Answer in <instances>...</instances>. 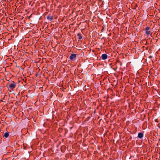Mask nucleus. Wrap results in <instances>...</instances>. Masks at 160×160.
Wrapping results in <instances>:
<instances>
[{
	"label": "nucleus",
	"mask_w": 160,
	"mask_h": 160,
	"mask_svg": "<svg viewBox=\"0 0 160 160\" xmlns=\"http://www.w3.org/2000/svg\"><path fill=\"white\" fill-rule=\"evenodd\" d=\"M16 85V83L13 81H11V83L9 85V87L10 88L12 89L14 88Z\"/></svg>",
	"instance_id": "nucleus-1"
},
{
	"label": "nucleus",
	"mask_w": 160,
	"mask_h": 160,
	"mask_svg": "<svg viewBox=\"0 0 160 160\" xmlns=\"http://www.w3.org/2000/svg\"><path fill=\"white\" fill-rule=\"evenodd\" d=\"M150 29V27L149 26H147L145 28V33L147 35H149L150 34L151 31L149 30Z\"/></svg>",
	"instance_id": "nucleus-2"
},
{
	"label": "nucleus",
	"mask_w": 160,
	"mask_h": 160,
	"mask_svg": "<svg viewBox=\"0 0 160 160\" xmlns=\"http://www.w3.org/2000/svg\"><path fill=\"white\" fill-rule=\"evenodd\" d=\"M76 55L75 53H72L71 54L70 56L69 57V58L70 60H72L74 59L76 57Z\"/></svg>",
	"instance_id": "nucleus-3"
},
{
	"label": "nucleus",
	"mask_w": 160,
	"mask_h": 160,
	"mask_svg": "<svg viewBox=\"0 0 160 160\" xmlns=\"http://www.w3.org/2000/svg\"><path fill=\"white\" fill-rule=\"evenodd\" d=\"M101 57L103 60H105L107 58L108 55L106 54H103L102 55Z\"/></svg>",
	"instance_id": "nucleus-4"
},
{
	"label": "nucleus",
	"mask_w": 160,
	"mask_h": 160,
	"mask_svg": "<svg viewBox=\"0 0 160 160\" xmlns=\"http://www.w3.org/2000/svg\"><path fill=\"white\" fill-rule=\"evenodd\" d=\"M143 136V134L142 132H139L138 135V137L140 138H142Z\"/></svg>",
	"instance_id": "nucleus-5"
},
{
	"label": "nucleus",
	"mask_w": 160,
	"mask_h": 160,
	"mask_svg": "<svg viewBox=\"0 0 160 160\" xmlns=\"http://www.w3.org/2000/svg\"><path fill=\"white\" fill-rule=\"evenodd\" d=\"M47 18L48 20H50V21H52L53 19V16L51 15L48 16L47 17Z\"/></svg>",
	"instance_id": "nucleus-6"
},
{
	"label": "nucleus",
	"mask_w": 160,
	"mask_h": 160,
	"mask_svg": "<svg viewBox=\"0 0 160 160\" xmlns=\"http://www.w3.org/2000/svg\"><path fill=\"white\" fill-rule=\"evenodd\" d=\"M9 135V133L8 132H6L4 133L3 137L5 138H8Z\"/></svg>",
	"instance_id": "nucleus-7"
},
{
	"label": "nucleus",
	"mask_w": 160,
	"mask_h": 160,
	"mask_svg": "<svg viewBox=\"0 0 160 160\" xmlns=\"http://www.w3.org/2000/svg\"><path fill=\"white\" fill-rule=\"evenodd\" d=\"M131 6L132 8L133 9H134L137 7V5L136 3H133L132 4Z\"/></svg>",
	"instance_id": "nucleus-8"
},
{
	"label": "nucleus",
	"mask_w": 160,
	"mask_h": 160,
	"mask_svg": "<svg viewBox=\"0 0 160 160\" xmlns=\"http://www.w3.org/2000/svg\"><path fill=\"white\" fill-rule=\"evenodd\" d=\"M132 57L133 58V60H132V63H134L135 62H136V60H135V59H136V58H135L133 56H132Z\"/></svg>",
	"instance_id": "nucleus-9"
},
{
	"label": "nucleus",
	"mask_w": 160,
	"mask_h": 160,
	"mask_svg": "<svg viewBox=\"0 0 160 160\" xmlns=\"http://www.w3.org/2000/svg\"><path fill=\"white\" fill-rule=\"evenodd\" d=\"M78 36L79 37L78 39H82V37L81 36V35L80 33H78Z\"/></svg>",
	"instance_id": "nucleus-10"
},
{
	"label": "nucleus",
	"mask_w": 160,
	"mask_h": 160,
	"mask_svg": "<svg viewBox=\"0 0 160 160\" xmlns=\"http://www.w3.org/2000/svg\"><path fill=\"white\" fill-rule=\"evenodd\" d=\"M134 131H133L134 132L133 133H135L136 132L137 130V128L134 127Z\"/></svg>",
	"instance_id": "nucleus-11"
},
{
	"label": "nucleus",
	"mask_w": 160,
	"mask_h": 160,
	"mask_svg": "<svg viewBox=\"0 0 160 160\" xmlns=\"http://www.w3.org/2000/svg\"><path fill=\"white\" fill-rule=\"evenodd\" d=\"M155 121L156 122H159V121H158V119H156L155 120Z\"/></svg>",
	"instance_id": "nucleus-12"
},
{
	"label": "nucleus",
	"mask_w": 160,
	"mask_h": 160,
	"mask_svg": "<svg viewBox=\"0 0 160 160\" xmlns=\"http://www.w3.org/2000/svg\"><path fill=\"white\" fill-rule=\"evenodd\" d=\"M152 58V56H150L149 57V58H150L151 59V58Z\"/></svg>",
	"instance_id": "nucleus-13"
},
{
	"label": "nucleus",
	"mask_w": 160,
	"mask_h": 160,
	"mask_svg": "<svg viewBox=\"0 0 160 160\" xmlns=\"http://www.w3.org/2000/svg\"><path fill=\"white\" fill-rule=\"evenodd\" d=\"M129 121H128L127 122V124H129Z\"/></svg>",
	"instance_id": "nucleus-14"
},
{
	"label": "nucleus",
	"mask_w": 160,
	"mask_h": 160,
	"mask_svg": "<svg viewBox=\"0 0 160 160\" xmlns=\"http://www.w3.org/2000/svg\"><path fill=\"white\" fill-rule=\"evenodd\" d=\"M128 104H129V107H130V103H128Z\"/></svg>",
	"instance_id": "nucleus-15"
},
{
	"label": "nucleus",
	"mask_w": 160,
	"mask_h": 160,
	"mask_svg": "<svg viewBox=\"0 0 160 160\" xmlns=\"http://www.w3.org/2000/svg\"><path fill=\"white\" fill-rule=\"evenodd\" d=\"M132 75H133L132 74H131V73L130 75H131V76H132Z\"/></svg>",
	"instance_id": "nucleus-16"
},
{
	"label": "nucleus",
	"mask_w": 160,
	"mask_h": 160,
	"mask_svg": "<svg viewBox=\"0 0 160 160\" xmlns=\"http://www.w3.org/2000/svg\"><path fill=\"white\" fill-rule=\"evenodd\" d=\"M132 79H134V78H132Z\"/></svg>",
	"instance_id": "nucleus-17"
},
{
	"label": "nucleus",
	"mask_w": 160,
	"mask_h": 160,
	"mask_svg": "<svg viewBox=\"0 0 160 160\" xmlns=\"http://www.w3.org/2000/svg\"><path fill=\"white\" fill-rule=\"evenodd\" d=\"M131 84H133V83L132 84L131 83Z\"/></svg>",
	"instance_id": "nucleus-18"
}]
</instances>
